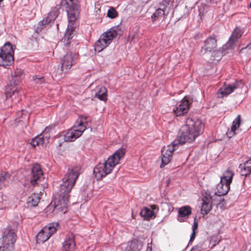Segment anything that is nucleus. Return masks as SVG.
Listing matches in <instances>:
<instances>
[{"instance_id": "ea45409f", "label": "nucleus", "mask_w": 251, "mask_h": 251, "mask_svg": "<svg viewBox=\"0 0 251 251\" xmlns=\"http://www.w3.org/2000/svg\"><path fill=\"white\" fill-rule=\"evenodd\" d=\"M190 251H204L202 247L200 245H196L193 247Z\"/></svg>"}, {"instance_id": "cd10ccee", "label": "nucleus", "mask_w": 251, "mask_h": 251, "mask_svg": "<svg viewBox=\"0 0 251 251\" xmlns=\"http://www.w3.org/2000/svg\"><path fill=\"white\" fill-rule=\"evenodd\" d=\"M140 215L141 217H144V219L146 220L152 219L155 217L154 212L146 207H144L141 210Z\"/></svg>"}, {"instance_id": "9d476101", "label": "nucleus", "mask_w": 251, "mask_h": 251, "mask_svg": "<svg viewBox=\"0 0 251 251\" xmlns=\"http://www.w3.org/2000/svg\"><path fill=\"white\" fill-rule=\"evenodd\" d=\"M243 32L239 27H236L233 30L227 43L223 46V50H231L235 44L242 36Z\"/></svg>"}, {"instance_id": "c9c22d12", "label": "nucleus", "mask_w": 251, "mask_h": 251, "mask_svg": "<svg viewBox=\"0 0 251 251\" xmlns=\"http://www.w3.org/2000/svg\"><path fill=\"white\" fill-rule=\"evenodd\" d=\"M117 15V12L113 7H111L107 12V16L111 19H114L116 18Z\"/></svg>"}, {"instance_id": "6ab92c4d", "label": "nucleus", "mask_w": 251, "mask_h": 251, "mask_svg": "<svg viewBox=\"0 0 251 251\" xmlns=\"http://www.w3.org/2000/svg\"><path fill=\"white\" fill-rule=\"evenodd\" d=\"M119 31V27H113L111 28L109 30L105 31L104 33L101 34L102 37L104 38V39L107 41L109 44H110L112 41L117 37L119 34L118 32Z\"/></svg>"}, {"instance_id": "a211bd4d", "label": "nucleus", "mask_w": 251, "mask_h": 251, "mask_svg": "<svg viewBox=\"0 0 251 251\" xmlns=\"http://www.w3.org/2000/svg\"><path fill=\"white\" fill-rule=\"evenodd\" d=\"M201 213L202 215L208 214L212 209V197L207 194L202 199Z\"/></svg>"}, {"instance_id": "e433bc0d", "label": "nucleus", "mask_w": 251, "mask_h": 251, "mask_svg": "<svg viewBox=\"0 0 251 251\" xmlns=\"http://www.w3.org/2000/svg\"><path fill=\"white\" fill-rule=\"evenodd\" d=\"M34 81L35 83L37 84H42L45 82V78L43 76H40L39 75H36L33 77Z\"/></svg>"}, {"instance_id": "f704fd0d", "label": "nucleus", "mask_w": 251, "mask_h": 251, "mask_svg": "<svg viewBox=\"0 0 251 251\" xmlns=\"http://www.w3.org/2000/svg\"><path fill=\"white\" fill-rule=\"evenodd\" d=\"M241 124V117L240 115H238L237 117L234 119L232 122L231 126V129L232 130H235L240 126Z\"/></svg>"}, {"instance_id": "dca6fc26", "label": "nucleus", "mask_w": 251, "mask_h": 251, "mask_svg": "<svg viewBox=\"0 0 251 251\" xmlns=\"http://www.w3.org/2000/svg\"><path fill=\"white\" fill-rule=\"evenodd\" d=\"M176 146H169L167 147V149L163 148L162 149V159H161V164L160 165V167L162 168L166 165L169 163L170 161L171 158L172 156L173 152L176 150L175 147Z\"/></svg>"}, {"instance_id": "412c9836", "label": "nucleus", "mask_w": 251, "mask_h": 251, "mask_svg": "<svg viewBox=\"0 0 251 251\" xmlns=\"http://www.w3.org/2000/svg\"><path fill=\"white\" fill-rule=\"evenodd\" d=\"M143 242L139 240L134 239L128 242L125 251H140L143 246Z\"/></svg>"}, {"instance_id": "5701e85b", "label": "nucleus", "mask_w": 251, "mask_h": 251, "mask_svg": "<svg viewBox=\"0 0 251 251\" xmlns=\"http://www.w3.org/2000/svg\"><path fill=\"white\" fill-rule=\"evenodd\" d=\"M191 213V208L189 206L181 207L178 211V220L180 222H184L183 218L188 217Z\"/></svg>"}, {"instance_id": "473e14b6", "label": "nucleus", "mask_w": 251, "mask_h": 251, "mask_svg": "<svg viewBox=\"0 0 251 251\" xmlns=\"http://www.w3.org/2000/svg\"><path fill=\"white\" fill-rule=\"evenodd\" d=\"M52 21H54L53 20H51L50 17L48 16L46 18L44 19L42 21L39 22L38 23V28L43 29L45 25L50 24Z\"/></svg>"}, {"instance_id": "aec40b11", "label": "nucleus", "mask_w": 251, "mask_h": 251, "mask_svg": "<svg viewBox=\"0 0 251 251\" xmlns=\"http://www.w3.org/2000/svg\"><path fill=\"white\" fill-rule=\"evenodd\" d=\"M243 85V83L242 80L236 81L233 83L226 87L224 90L221 92V94L223 96H226L232 93L237 88H241Z\"/></svg>"}, {"instance_id": "2eb2a0df", "label": "nucleus", "mask_w": 251, "mask_h": 251, "mask_svg": "<svg viewBox=\"0 0 251 251\" xmlns=\"http://www.w3.org/2000/svg\"><path fill=\"white\" fill-rule=\"evenodd\" d=\"M190 107V102L188 100L183 98L179 104L173 109V112L176 116H181L186 114Z\"/></svg>"}, {"instance_id": "1a4fd4ad", "label": "nucleus", "mask_w": 251, "mask_h": 251, "mask_svg": "<svg viewBox=\"0 0 251 251\" xmlns=\"http://www.w3.org/2000/svg\"><path fill=\"white\" fill-rule=\"evenodd\" d=\"M60 226L57 222L50 223L44 227L36 236L37 242L39 243H44L51 236L56 232Z\"/></svg>"}, {"instance_id": "9b49d317", "label": "nucleus", "mask_w": 251, "mask_h": 251, "mask_svg": "<svg viewBox=\"0 0 251 251\" xmlns=\"http://www.w3.org/2000/svg\"><path fill=\"white\" fill-rule=\"evenodd\" d=\"M170 0H164L162 1L160 4L161 7L155 10V12L151 16V19L152 22H154L159 18H165L166 17L169 12L170 8L167 7V5H169V2Z\"/></svg>"}, {"instance_id": "a18cd8bd", "label": "nucleus", "mask_w": 251, "mask_h": 251, "mask_svg": "<svg viewBox=\"0 0 251 251\" xmlns=\"http://www.w3.org/2000/svg\"><path fill=\"white\" fill-rule=\"evenodd\" d=\"M146 251H152L151 243L148 244Z\"/></svg>"}, {"instance_id": "423d86ee", "label": "nucleus", "mask_w": 251, "mask_h": 251, "mask_svg": "<svg viewBox=\"0 0 251 251\" xmlns=\"http://www.w3.org/2000/svg\"><path fill=\"white\" fill-rule=\"evenodd\" d=\"M17 230L8 226L5 228L1 238L2 244L0 251H14V244L17 238Z\"/></svg>"}, {"instance_id": "37998d69", "label": "nucleus", "mask_w": 251, "mask_h": 251, "mask_svg": "<svg viewBox=\"0 0 251 251\" xmlns=\"http://www.w3.org/2000/svg\"><path fill=\"white\" fill-rule=\"evenodd\" d=\"M226 134L227 136L229 138H231L235 134V130H232V129L231 128L230 130L226 132Z\"/></svg>"}, {"instance_id": "58836bf2", "label": "nucleus", "mask_w": 251, "mask_h": 251, "mask_svg": "<svg viewBox=\"0 0 251 251\" xmlns=\"http://www.w3.org/2000/svg\"><path fill=\"white\" fill-rule=\"evenodd\" d=\"M0 176L1 177L2 182H4L9 177V174L4 172H2Z\"/></svg>"}, {"instance_id": "20e7f679", "label": "nucleus", "mask_w": 251, "mask_h": 251, "mask_svg": "<svg viewBox=\"0 0 251 251\" xmlns=\"http://www.w3.org/2000/svg\"><path fill=\"white\" fill-rule=\"evenodd\" d=\"M65 10L67 13L68 21L73 23L78 19L79 15L78 4L74 0H61L60 3L53 7L48 16L53 21L60 13V9Z\"/></svg>"}, {"instance_id": "7ed1b4c3", "label": "nucleus", "mask_w": 251, "mask_h": 251, "mask_svg": "<svg viewBox=\"0 0 251 251\" xmlns=\"http://www.w3.org/2000/svg\"><path fill=\"white\" fill-rule=\"evenodd\" d=\"M126 149L121 147L118 149L107 160L103 163H100L93 169V174L96 179L99 180L110 174L114 167L119 163L126 153Z\"/></svg>"}, {"instance_id": "6e6552de", "label": "nucleus", "mask_w": 251, "mask_h": 251, "mask_svg": "<svg viewBox=\"0 0 251 251\" xmlns=\"http://www.w3.org/2000/svg\"><path fill=\"white\" fill-rule=\"evenodd\" d=\"M14 62V50L10 42L6 43L0 49V66L6 67Z\"/></svg>"}, {"instance_id": "b1692460", "label": "nucleus", "mask_w": 251, "mask_h": 251, "mask_svg": "<svg viewBox=\"0 0 251 251\" xmlns=\"http://www.w3.org/2000/svg\"><path fill=\"white\" fill-rule=\"evenodd\" d=\"M110 44H108L104 38L102 37L101 35L100 38L95 43L94 50L96 52H100L105 49Z\"/></svg>"}, {"instance_id": "c85d7f7f", "label": "nucleus", "mask_w": 251, "mask_h": 251, "mask_svg": "<svg viewBox=\"0 0 251 251\" xmlns=\"http://www.w3.org/2000/svg\"><path fill=\"white\" fill-rule=\"evenodd\" d=\"M40 200V197L37 194H33L29 197L27 200V204L29 207L36 206Z\"/></svg>"}, {"instance_id": "f257e3e1", "label": "nucleus", "mask_w": 251, "mask_h": 251, "mask_svg": "<svg viewBox=\"0 0 251 251\" xmlns=\"http://www.w3.org/2000/svg\"><path fill=\"white\" fill-rule=\"evenodd\" d=\"M80 168L75 166L68 169L67 174L60 185L58 196L55 199L53 212L65 214L68 206L69 193L75 183L80 173Z\"/></svg>"}, {"instance_id": "393cba45", "label": "nucleus", "mask_w": 251, "mask_h": 251, "mask_svg": "<svg viewBox=\"0 0 251 251\" xmlns=\"http://www.w3.org/2000/svg\"><path fill=\"white\" fill-rule=\"evenodd\" d=\"M241 176L247 177L251 174V159L246 161L239 166Z\"/></svg>"}, {"instance_id": "49530a36", "label": "nucleus", "mask_w": 251, "mask_h": 251, "mask_svg": "<svg viewBox=\"0 0 251 251\" xmlns=\"http://www.w3.org/2000/svg\"><path fill=\"white\" fill-rule=\"evenodd\" d=\"M249 48L250 50H251V43L249 44L245 48H243L241 50H243L244 49Z\"/></svg>"}, {"instance_id": "79ce46f5", "label": "nucleus", "mask_w": 251, "mask_h": 251, "mask_svg": "<svg viewBox=\"0 0 251 251\" xmlns=\"http://www.w3.org/2000/svg\"><path fill=\"white\" fill-rule=\"evenodd\" d=\"M198 227V222L196 221V219H195L194 224L192 226V231H197Z\"/></svg>"}, {"instance_id": "de8ad7c7", "label": "nucleus", "mask_w": 251, "mask_h": 251, "mask_svg": "<svg viewBox=\"0 0 251 251\" xmlns=\"http://www.w3.org/2000/svg\"><path fill=\"white\" fill-rule=\"evenodd\" d=\"M207 1H209L210 3H211V2H212V3L215 2L214 0H207Z\"/></svg>"}, {"instance_id": "09e8293b", "label": "nucleus", "mask_w": 251, "mask_h": 251, "mask_svg": "<svg viewBox=\"0 0 251 251\" xmlns=\"http://www.w3.org/2000/svg\"><path fill=\"white\" fill-rule=\"evenodd\" d=\"M250 6L251 8V2L250 5Z\"/></svg>"}, {"instance_id": "f8f14e48", "label": "nucleus", "mask_w": 251, "mask_h": 251, "mask_svg": "<svg viewBox=\"0 0 251 251\" xmlns=\"http://www.w3.org/2000/svg\"><path fill=\"white\" fill-rule=\"evenodd\" d=\"M43 173L40 165L38 164H34L31 169L30 183L32 186H35L41 181L43 178Z\"/></svg>"}, {"instance_id": "4468645a", "label": "nucleus", "mask_w": 251, "mask_h": 251, "mask_svg": "<svg viewBox=\"0 0 251 251\" xmlns=\"http://www.w3.org/2000/svg\"><path fill=\"white\" fill-rule=\"evenodd\" d=\"M77 55L70 52H67L61 59V69L63 71L65 69L67 71L75 65Z\"/></svg>"}, {"instance_id": "39448f33", "label": "nucleus", "mask_w": 251, "mask_h": 251, "mask_svg": "<svg viewBox=\"0 0 251 251\" xmlns=\"http://www.w3.org/2000/svg\"><path fill=\"white\" fill-rule=\"evenodd\" d=\"M23 74V71L20 69H17L14 72H12L11 78L5 88V94L6 100L11 99V100L16 104L19 102V100L15 99L19 96L21 89V76Z\"/></svg>"}, {"instance_id": "c756f323", "label": "nucleus", "mask_w": 251, "mask_h": 251, "mask_svg": "<svg viewBox=\"0 0 251 251\" xmlns=\"http://www.w3.org/2000/svg\"><path fill=\"white\" fill-rule=\"evenodd\" d=\"M52 128L53 127L51 126H47L39 135L44 143L46 142H48V140L50 137V131Z\"/></svg>"}, {"instance_id": "bb28decb", "label": "nucleus", "mask_w": 251, "mask_h": 251, "mask_svg": "<svg viewBox=\"0 0 251 251\" xmlns=\"http://www.w3.org/2000/svg\"><path fill=\"white\" fill-rule=\"evenodd\" d=\"M74 31V27L71 26L70 27L69 26H68L67 29L66 30V32L64 34V38H63V42L66 46H68L70 43V40L73 37V33Z\"/></svg>"}, {"instance_id": "c03bdc74", "label": "nucleus", "mask_w": 251, "mask_h": 251, "mask_svg": "<svg viewBox=\"0 0 251 251\" xmlns=\"http://www.w3.org/2000/svg\"><path fill=\"white\" fill-rule=\"evenodd\" d=\"M220 202L219 203V205L221 207V209H224V205L226 203L225 201L223 199H221L220 200Z\"/></svg>"}, {"instance_id": "4c0bfd02", "label": "nucleus", "mask_w": 251, "mask_h": 251, "mask_svg": "<svg viewBox=\"0 0 251 251\" xmlns=\"http://www.w3.org/2000/svg\"><path fill=\"white\" fill-rule=\"evenodd\" d=\"M207 11V6L205 5H201L199 8V16H203Z\"/></svg>"}, {"instance_id": "72a5a7b5", "label": "nucleus", "mask_w": 251, "mask_h": 251, "mask_svg": "<svg viewBox=\"0 0 251 251\" xmlns=\"http://www.w3.org/2000/svg\"><path fill=\"white\" fill-rule=\"evenodd\" d=\"M43 142L42 141V140L41 139L40 135H37L34 138H32L31 139V141L30 142V144L33 147H35L37 146H39L40 145L43 144Z\"/></svg>"}, {"instance_id": "4be33fe9", "label": "nucleus", "mask_w": 251, "mask_h": 251, "mask_svg": "<svg viewBox=\"0 0 251 251\" xmlns=\"http://www.w3.org/2000/svg\"><path fill=\"white\" fill-rule=\"evenodd\" d=\"M230 185L227 183H224L220 181V183L217 184V192H215V194L222 196L226 195L230 189Z\"/></svg>"}, {"instance_id": "f03ea898", "label": "nucleus", "mask_w": 251, "mask_h": 251, "mask_svg": "<svg viewBox=\"0 0 251 251\" xmlns=\"http://www.w3.org/2000/svg\"><path fill=\"white\" fill-rule=\"evenodd\" d=\"M204 131V125L198 118H188L185 125L179 130L176 138L172 142L173 146L193 142Z\"/></svg>"}, {"instance_id": "a878e982", "label": "nucleus", "mask_w": 251, "mask_h": 251, "mask_svg": "<svg viewBox=\"0 0 251 251\" xmlns=\"http://www.w3.org/2000/svg\"><path fill=\"white\" fill-rule=\"evenodd\" d=\"M95 97L105 101L107 100V90L104 86H100L95 95Z\"/></svg>"}, {"instance_id": "ddd939ff", "label": "nucleus", "mask_w": 251, "mask_h": 251, "mask_svg": "<svg viewBox=\"0 0 251 251\" xmlns=\"http://www.w3.org/2000/svg\"><path fill=\"white\" fill-rule=\"evenodd\" d=\"M85 128H78L76 125L70 129L64 136V141L66 142H73L79 137L85 131Z\"/></svg>"}, {"instance_id": "2f4dec72", "label": "nucleus", "mask_w": 251, "mask_h": 251, "mask_svg": "<svg viewBox=\"0 0 251 251\" xmlns=\"http://www.w3.org/2000/svg\"><path fill=\"white\" fill-rule=\"evenodd\" d=\"M87 117L85 115L80 116L79 118L80 121H77L75 125H76L77 127L78 128H81V127L85 128L86 129V126L84 125V124H87L88 121H87Z\"/></svg>"}, {"instance_id": "7c9ffc66", "label": "nucleus", "mask_w": 251, "mask_h": 251, "mask_svg": "<svg viewBox=\"0 0 251 251\" xmlns=\"http://www.w3.org/2000/svg\"><path fill=\"white\" fill-rule=\"evenodd\" d=\"M234 173L230 170H227L221 177V180L224 183H227L229 184L232 182Z\"/></svg>"}, {"instance_id": "f3484780", "label": "nucleus", "mask_w": 251, "mask_h": 251, "mask_svg": "<svg viewBox=\"0 0 251 251\" xmlns=\"http://www.w3.org/2000/svg\"><path fill=\"white\" fill-rule=\"evenodd\" d=\"M75 235L71 233L66 236L62 244V251H74L75 247Z\"/></svg>"}, {"instance_id": "0eeeda50", "label": "nucleus", "mask_w": 251, "mask_h": 251, "mask_svg": "<svg viewBox=\"0 0 251 251\" xmlns=\"http://www.w3.org/2000/svg\"><path fill=\"white\" fill-rule=\"evenodd\" d=\"M217 47V40L215 35L209 36L205 41L204 46L201 49V52L203 53L207 52L213 51L217 56L214 58L213 60H220L222 57L227 53L226 50H223V47L215 50Z\"/></svg>"}, {"instance_id": "a19ab883", "label": "nucleus", "mask_w": 251, "mask_h": 251, "mask_svg": "<svg viewBox=\"0 0 251 251\" xmlns=\"http://www.w3.org/2000/svg\"><path fill=\"white\" fill-rule=\"evenodd\" d=\"M197 232H198V231H192V233H191V235L190 236L189 244H190L191 242H192V241H194V240L195 239V238L196 237V234H197Z\"/></svg>"}]
</instances>
